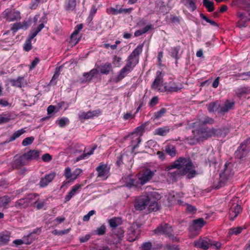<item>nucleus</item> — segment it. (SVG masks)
<instances>
[{
    "label": "nucleus",
    "mask_w": 250,
    "mask_h": 250,
    "mask_svg": "<svg viewBox=\"0 0 250 250\" xmlns=\"http://www.w3.org/2000/svg\"><path fill=\"white\" fill-rule=\"evenodd\" d=\"M25 132V130L23 128H21L19 129L16 131H15L12 135L6 141L7 143H9L10 142H12L16 140L17 138H19L21 135L23 134Z\"/></svg>",
    "instance_id": "nucleus-37"
},
{
    "label": "nucleus",
    "mask_w": 250,
    "mask_h": 250,
    "mask_svg": "<svg viewBox=\"0 0 250 250\" xmlns=\"http://www.w3.org/2000/svg\"><path fill=\"white\" fill-rule=\"evenodd\" d=\"M144 129L145 126L144 125L138 126L134 131L126 136V140L130 142V146H131L132 150L137 147L141 142V137L143 134Z\"/></svg>",
    "instance_id": "nucleus-4"
},
{
    "label": "nucleus",
    "mask_w": 250,
    "mask_h": 250,
    "mask_svg": "<svg viewBox=\"0 0 250 250\" xmlns=\"http://www.w3.org/2000/svg\"><path fill=\"white\" fill-rule=\"evenodd\" d=\"M96 146H94L91 149V150L89 151L83 153L82 155H80L79 157L77 158L76 161H78L88 157V156H89L90 155L93 153L94 151L96 149Z\"/></svg>",
    "instance_id": "nucleus-47"
},
{
    "label": "nucleus",
    "mask_w": 250,
    "mask_h": 250,
    "mask_svg": "<svg viewBox=\"0 0 250 250\" xmlns=\"http://www.w3.org/2000/svg\"><path fill=\"white\" fill-rule=\"evenodd\" d=\"M180 46L172 47L170 49V55L172 58L176 59V63H177V60L180 58L179 56V52L180 51Z\"/></svg>",
    "instance_id": "nucleus-40"
},
{
    "label": "nucleus",
    "mask_w": 250,
    "mask_h": 250,
    "mask_svg": "<svg viewBox=\"0 0 250 250\" xmlns=\"http://www.w3.org/2000/svg\"><path fill=\"white\" fill-rule=\"evenodd\" d=\"M164 84V79L162 73L160 71H157L156 73L154 80L151 84V88L152 90H157L159 92H162V87Z\"/></svg>",
    "instance_id": "nucleus-12"
},
{
    "label": "nucleus",
    "mask_w": 250,
    "mask_h": 250,
    "mask_svg": "<svg viewBox=\"0 0 250 250\" xmlns=\"http://www.w3.org/2000/svg\"><path fill=\"white\" fill-rule=\"evenodd\" d=\"M23 239L24 241L28 242L29 243H25L26 245H30L31 244L35 239V238L33 237L32 233H29L27 236H25L23 237Z\"/></svg>",
    "instance_id": "nucleus-57"
},
{
    "label": "nucleus",
    "mask_w": 250,
    "mask_h": 250,
    "mask_svg": "<svg viewBox=\"0 0 250 250\" xmlns=\"http://www.w3.org/2000/svg\"><path fill=\"white\" fill-rule=\"evenodd\" d=\"M97 11V8L95 5H93L90 9L88 18L92 20Z\"/></svg>",
    "instance_id": "nucleus-61"
},
{
    "label": "nucleus",
    "mask_w": 250,
    "mask_h": 250,
    "mask_svg": "<svg viewBox=\"0 0 250 250\" xmlns=\"http://www.w3.org/2000/svg\"><path fill=\"white\" fill-rule=\"evenodd\" d=\"M125 66L122 68L121 69L120 74L116 76L115 78H112L110 80V82H113L114 83H118L122 79H123L125 77Z\"/></svg>",
    "instance_id": "nucleus-39"
},
{
    "label": "nucleus",
    "mask_w": 250,
    "mask_h": 250,
    "mask_svg": "<svg viewBox=\"0 0 250 250\" xmlns=\"http://www.w3.org/2000/svg\"><path fill=\"white\" fill-rule=\"evenodd\" d=\"M194 167L189 158L180 157L176 160L173 164L166 167L167 171L173 168H177L172 172H169L170 177L175 179L177 176L184 175L188 174V177L189 179L194 177L196 174Z\"/></svg>",
    "instance_id": "nucleus-1"
},
{
    "label": "nucleus",
    "mask_w": 250,
    "mask_h": 250,
    "mask_svg": "<svg viewBox=\"0 0 250 250\" xmlns=\"http://www.w3.org/2000/svg\"><path fill=\"white\" fill-rule=\"evenodd\" d=\"M152 28V25H151V24L147 25L145 27H144L143 28L136 31L135 33H134V36L135 37L140 36L143 35V34H145V33H146L150 29H151Z\"/></svg>",
    "instance_id": "nucleus-41"
},
{
    "label": "nucleus",
    "mask_w": 250,
    "mask_h": 250,
    "mask_svg": "<svg viewBox=\"0 0 250 250\" xmlns=\"http://www.w3.org/2000/svg\"><path fill=\"white\" fill-rule=\"evenodd\" d=\"M12 86L22 88L27 85V82L22 76H19L17 79H10L9 81Z\"/></svg>",
    "instance_id": "nucleus-20"
},
{
    "label": "nucleus",
    "mask_w": 250,
    "mask_h": 250,
    "mask_svg": "<svg viewBox=\"0 0 250 250\" xmlns=\"http://www.w3.org/2000/svg\"><path fill=\"white\" fill-rule=\"evenodd\" d=\"M77 175L74 172H72L70 175V178L68 181H64L61 187V189L63 188L64 187H67L69 183H73L76 179Z\"/></svg>",
    "instance_id": "nucleus-43"
},
{
    "label": "nucleus",
    "mask_w": 250,
    "mask_h": 250,
    "mask_svg": "<svg viewBox=\"0 0 250 250\" xmlns=\"http://www.w3.org/2000/svg\"><path fill=\"white\" fill-rule=\"evenodd\" d=\"M83 186V184H76L73 186L71 189L65 195L64 203H66L70 201L71 198L75 195L76 192L81 188Z\"/></svg>",
    "instance_id": "nucleus-23"
},
{
    "label": "nucleus",
    "mask_w": 250,
    "mask_h": 250,
    "mask_svg": "<svg viewBox=\"0 0 250 250\" xmlns=\"http://www.w3.org/2000/svg\"><path fill=\"white\" fill-rule=\"evenodd\" d=\"M124 232L125 231L123 228H120L114 231V234L119 239V240H121L124 236Z\"/></svg>",
    "instance_id": "nucleus-52"
},
{
    "label": "nucleus",
    "mask_w": 250,
    "mask_h": 250,
    "mask_svg": "<svg viewBox=\"0 0 250 250\" xmlns=\"http://www.w3.org/2000/svg\"><path fill=\"white\" fill-rule=\"evenodd\" d=\"M59 76L58 72L56 71L54 74L48 85H54L57 83V80Z\"/></svg>",
    "instance_id": "nucleus-58"
},
{
    "label": "nucleus",
    "mask_w": 250,
    "mask_h": 250,
    "mask_svg": "<svg viewBox=\"0 0 250 250\" xmlns=\"http://www.w3.org/2000/svg\"><path fill=\"white\" fill-rule=\"evenodd\" d=\"M245 15L246 14L244 13H240L239 14V17L240 18V20L238 23L239 26L240 27H245L246 22L250 20V19H248Z\"/></svg>",
    "instance_id": "nucleus-42"
},
{
    "label": "nucleus",
    "mask_w": 250,
    "mask_h": 250,
    "mask_svg": "<svg viewBox=\"0 0 250 250\" xmlns=\"http://www.w3.org/2000/svg\"><path fill=\"white\" fill-rule=\"evenodd\" d=\"M125 152L122 151L121 153L117 154L116 156V165L118 167H120L124 164L123 158Z\"/></svg>",
    "instance_id": "nucleus-45"
},
{
    "label": "nucleus",
    "mask_w": 250,
    "mask_h": 250,
    "mask_svg": "<svg viewBox=\"0 0 250 250\" xmlns=\"http://www.w3.org/2000/svg\"><path fill=\"white\" fill-rule=\"evenodd\" d=\"M229 164H225L224 170L220 174V178L217 185H214L215 189H219L224 186L230 180L233 175V172L230 168L228 167Z\"/></svg>",
    "instance_id": "nucleus-7"
},
{
    "label": "nucleus",
    "mask_w": 250,
    "mask_h": 250,
    "mask_svg": "<svg viewBox=\"0 0 250 250\" xmlns=\"http://www.w3.org/2000/svg\"><path fill=\"white\" fill-rule=\"evenodd\" d=\"M56 174L54 172H51L49 174L45 175L44 177H41L39 185L40 188L46 187L55 178Z\"/></svg>",
    "instance_id": "nucleus-17"
},
{
    "label": "nucleus",
    "mask_w": 250,
    "mask_h": 250,
    "mask_svg": "<svg viewBox=\"0 0 250 250\" xmlns=\"http://www.w3.org/2000/svg\"><path fill=\"white\" fill-rule=\"evenodd\" d=\"M208 110L209 112L211 113L215 111H217L219 110L220 104H218L217 101L211 102L209 104L207 105Z\"/></svg>",
    "instance_id": "nucleus-36"
},
{
    "label": "nucleus",
    "mask_w": 250,
    "mask_h": 250,
    "mask_svg": "<svg viewBox=\"0 0 250 250\" xmlns=\"http://www.w3.org/2000/svg\"><path fill=\"white\" fill-rule=\"evenodd\" d=\"M250 144V138H248L243 142L235 152V157L239 159L245 157L249 151V147L248 146Z\"/></svg>",
    "instance_id": "nucleus-9"
},
{
    "label": "nucleus",
    "mask_w": 250,
    "mask_h": 250,
    "mask_svg": "<svg viewBox=\"0 0 250 250\" xmlns=\"http://www.w3.org/2000/svg\"><path fill=\"white\" fill-rule=\"evenodd\" d=\"M96 169L98 172V176L100 177H105L109 172V168L106 165L101 164L96 167Z\"/></svg>",
    "instance_id": "nucleus-27"
},
{
    "label": "nucleus",
    "mask_w": 250,
    "mask_h": 250,
    "mask_svg": "<svg viewBox=\"0 0 250 250\" xmlns=\"http://www.w3.org/2000/svg\"><path fill=\"white\" fill-rule=\"evenodd\" d=\"M169 131V128L167 126L159 127L155 130L154 134L160 136H165Z\"/></svg>",
    "instance_id": "nucleus-38"
},
{
    "label": "nucleus",
    "mask_w": 250,
    "mask_h": 250,
    "mask_svg": "<svg viewBox=\"0 0 250 250\" xmlns=\"http://www.w3.org/2000/svg\"><path fill=\"white\" fill-rule=\"evenodd\" d=\"M36 196H38V195L36 194L28 195L25 198H21L17 200L15 202V207L17 209L25 208L28 207L32 199L35 198Z\"/></svg>",
    "instance_id": "nucleus-13"
},
{
    "label": "nucleus",
    "mask_w": 250,
    "mask_h": 250,
    "mask_svg": "<svg viewBox=\"0 0 250 250\" xmlns=\"http://www.w3.org/2000/svg\"><path fill=\"white\" fill-rule=\"evenodd\" d=\"M167 109L165 108H162L159 111L156 112L154 114V119L158 120L166 113Z\"/></svg>",
    "instance_id": "nucleus-51"
},
{
    "label": "nucleus",
    "mask_w": 250,
    "mask_h": 250,
    "mask_svg": "<svg viewBox=\"0 0 250 250\" xmlns=\"http://www.w3.org/2000/svg\"><path fill=\"white\" fill-rule=\"evenodd\" d=\"M34 140V137L33 136L26 137L24 139L22 142L23 146H27L32 144Z\"/></svg>",
    "instance_id": "nucleus-53"
},
{
    "label": "nucleus",
    "mask_w": 250,
    "mask_h": 250,
    "mask_svg": "<svg viewBox=\"0 0 250 250\" xmlns=\"http://www.w3.org/2000/svg\"><path fill=\"white\" fill-rule=\"evenodd\" d=\"M71 173V170L69 167L65 168L63 175L66 178V181H68L70 179Z\"/></svg>",
    "instance_id": "nucleus-64"
},
{
    "label": "nucleus",
    "mask_w": 250,
    "mask_h": 250,
    "mask_svg": "<svg viewBox=\"0 0 250 250\" xmlns=\"http://www.w3.org/2000/svg\"><path fill=\"white\" fill-rule=\"evenodd\" d=\"M155 233L157 234H165L168 237L173 236V229L168 224H161L155 229Z\"/></svg>",
    "instance_id": "nucleus-14"
},
{
    "label": "nucleus",
    "mask_w": 250,
    "mask_h": 250,
    "mask_svg": "<svg viewBox=\"0 0 250 250\" xmlns=\"http://www.w3.org/2000/svg\"><path fill=\"white\" fill-rule=\"evenodd\" d=\"M10 236L11 233L8 231H2L0 232V244H7L10 240Z\"/></svg>",
    "instance_id": "nucleus-30"
},
{
    "label": "nucleus",
    "mask_w": 250,
    "mask_h": 250,
    "mask_svg": "<svg viewBox=\"0 0 250 250\" xmlns=\"http://www.w3.org/2000/svg\"><path fill=\"white\" fill-rule=\"evenodd\" d=\"M196 1L197 0H182V3L190 11L193 12L196 9Z\"/></svg>",
    "instance_id": "nucleus-32"
},
{
    "label": "nucleus",
    "mask_w": 250,
    "mask_h": 250,
    "mask_svg": "<svg viewBox=\"0 0 250 250\" xmlns=\"http://www.w3.org/2000/svg\"><path fill=\"white\" fill-rule=\"evenodd\" d=\"M139 230L138 229L137 225L133 224L127 230V240L129 242L135 241L138 237L139 234Z\"/></svg>",
    "instance_id": "nucleus-19"
},
{
    "label": "nucleus",
    "mask_w": 250,
    "mask_h": 250,
    "mask_svg": "<svg viewBox=\"0 0 250 250\" xmlns=\"http://www.w3.org/2000/svg\"><path fill=\"white\" fill-rule=\"evenodd\" d=\"M206 221H204L202 218L194 220L192 224L189 227V230L190 231H199L201 228L205 225Z\"/></svg>",
    "instance_id": "nucleus-21"
},
{
    "label": "nucleus",
    "mask_w": 250,
    "mask_h": 250,
    "mask_svg": "<svg viewBox=\"0 0 250 250\" xmlns=\"http://www.w3.org/2000/svg\"><path fill=\"white\" fill-rule=\"evenodd\" d=\"M26 161L37 160L40 156V152L37 150H30L23 154Z\"/></svg>",
    "instance_id": "nucleus-25"
},
{
    "label": "nucleus",
    "mask_w": 250,
    "mask_h": 250,
    "mask_svg": "<svg viewBox=\"0 0 250 250\" xmlns=\"http://www.w3.org/2000/svg\"><path fill=\"white\" fill-rule=\"evenodd\" d=\"M106 12L108 14L117 15L125 12V8H124V5H116L115 7L107 8Z\"/></svg>",
    "instance_id": "nucleus-26"
},
{
    "label": "nucleus",
    "mask_w": 250,
    "mask_h": 250,
    "mask_svg": "<svg viewBox=\"0 0 250 250\" xmlns=\"http://www.w3.org/2000/svg\"><path fill=\"white\" fill-rule=\"evenodd\" d=\"M221 244L218 241H214L208 237L200 238L194 242V246L197 249L208 250L210 247L217 249L221 247Z\"/></svg>",
    "instance_id": "nucleus-6"
},
{
    "label": "nucleus",
    "mask_w": 250,
    "mask_h": 250,
    "mask_svg": "<svg viewBox=\"0 0 250 250\" xmlns=\"http://www.w3.org/2000/svg\"><path fill=\"white\" fill-rule=\"evenodd\" d=\"M194 129L192 130L194 139L198 142L203 141L212 136H218L221 130L212 128L209 129L206 126H196L193 124Z\"/></svg>",
    "instance_id": "nucleus-2"
},
{
    "label": "nucleus",
    "mask_w": 250,
    "mask_h": 250,
    "mask_svg": "<svg viewBox=\"0 0 250 250\" xmlns=\"http://www.w3.org/2000/svg\"><path fill=\"white\" fill-rule=\"evenodd\" d=\"M214 123V120L213 118L208 116H205L201 118L198 121L193 123L196 126H206V125H212Z\"/></svg>",
    "instance_id": "nucleus-24"
},
{
    "label": "nucleus",
    "mask_w": 250,
    "mask_h": 250,
    "mask_svg": "<svg viewBox=\"0 0 250 250\" xmlns=\"http://www.w3.org/2000/svg\"><path fill=\"white\" fill-rule=\"evenodd\" d=\"M241 4V6L250 15V0H242Z\"/></svg>",
    "instance_id": "nucleus-50"
},
{
    "label": "nucleus",
    "mask_w": 250,
    "mask_h": 250,
    "mask_svg": "<svg viewBox=\"0 0 250 250\" xmlns=\"http://www.w3.org/2000/svg\"><path fill=\"white\" fill-rule=\"evenodd\" d=\"M76 6V0H65L64 6L66 11H72Z\"/></svg>",
    "instance_id": "nucleus-34"
},
{
    "label": "nucleus",
    "mask_w": 250,
    "mask_h": 250,
    "mask_svg": "<svg viewBox=\"0 0 250 250\" xmlns=\"http://www.w3.org/2000/svg\"><path fill=\"white\" fill-rule=\"evenodd\" d=\"M153 197L156 199H160L161 195L157 192L153 191L139 197L135 203V208L140 210L145 209L148 205L149 200H152Z\"/></svg>",
    "instance_id": "nucleus-3"
},
{
    "label": "nucleus",
    "mask_w": 250,
    "mask_h": 250,
    "mask_svg": "<svg viewBox=\"0 0 250 250\" xmlns=\"http://www.w3.org/2000/svg\"><path fill=\"white\" fill-rule=\"evenodd\" d=\"M159 200L153 197L152 200H149L148 205L149 211H156L159 209L160 206L157 202Z\"/></svg>",
    "instance_id": "nucleus-31"
},
{
    "label": "nucleus",
    "mask_w": 250,
    "mask_h": 250,
    "mask_svg": "<svg viewBox=\"0 0 250 250\" xmlns=\"http://www.w3.org/2000/svg\"><path fill=\"white\" fill-rule=\"evenodd\" d=\"M163 246L161 244H159L156 248H153L151 242H147L144 243L141 246V250H155L156 249H161Z\"/></svg>",
    "instance_id": "nucleus-33"
},
{
    "label": "nucleus",
    "mask_w": 250,
    "mask_h": 250,
    "mask_svg": "<svg viewBox=\"0 0 250 250\" xmlns=\"http://www.w3.org/2000/svg\"><path fill=\"white\" fill-rule=\"evenodd\" d=\"M101 114V111L98 109L93 111H88L87 112H83L79 116L80 120H87L93 117H98Z\"/></svg>",
    "instance_id": "nucleus-22"
},
{
    "label": "nucleus",
    "mask_w": 250,
    "mask_h": 250,
    "mask_svg": "<svg viewBox=\"0 0 250 250\" xmlns=\"http://www.w3.org/2000/svg\"><path fill=\"white\" fill-rule=\"evenodd\" d=\"M3 18L8 21H18L21 20V13L15 9L7 8L3 12Z\"/></svg>",
    "instance_id": "nucleus-10"
},
{
    "label": "nucleus",
    "mask_w": 250,
    "mask_h": 250,
    "mask_svg": "<svg viewBox=\"0 0 250 250\" xmlns=\"http://www.w3.org/2000/svg\"><path fill=\"white\" fill-rule=\"evenodd\" d=\"M79 32H80V31H79L78 30H77L75 28L74 31L72 32V33L71 35V36H70L71 41L72 42L73 41L75 42V44L78 43L81 40V37L79 38L78 39H77L76 37L77 35L79 33Z\"/></svg>",
    "instance_id": "nucleus-49"
},
{
    "label": "nucleus",
    "mask_w": 250,
    "mask_h": 250,
    "mask_svg": "<svg viewBox=\"0 0 250 250\" xmlns=\"http://www.w3.org/2000/svg\"><path fill=\"white\" fill-rule=\"evenodd\" d=\"M183 88V83L174 80H171L164 86L165 90L169 92H177Z\"/></svg>",
    "instance_id": "nucleus-15"
},
{
    "label": "nucleus",
    "mask_w": 250,
    "mask_h": 250,
    "mask_svg": "<svg viewBox=\"0 0 250 250\" xmlns=\"http://www.w3.org/2000/svg\"><path fill=\"white\" fill-rule=\"evenodd\" d=\"M164 250H179V248L175 245L167 244L164 247Z\"/></svg>",
    "instance_id": "nucleus-62"
},
{
    "label": "nucleus",
    "mask_w": 250,
    "mask_h": 250,
    "mask_svg": "<svg viewBox=\"0 0 250 250\" xmlns=\"http://www.w3.org/2000/svg\"><path fill=\"white\" fill-rule=\"evenodd\" d=\"M204 5L208 9V12H212L214 10V3L211 1L205 2Z\"/></svg>",
    "instance_id": "nucleus-59"
},
{
    "label": "nucleus",
    "mask_w": 250,
    "mask_h": 250,
    "mask_svg": "<svg viewBox=\"0 0 250 250\" xmlns=\"http://www.w3.org/2000/svg\"><path fill=\"white\" fill-rule=\"evenodd\" d=\"M105 232V226L104 225H102L100 227L98 228L96 230H95L93 233L95 235L101 236L104 235Z\"/></svg>",
    "instance_id": "nucleus-44"
},
{
    "label": "nucleus",
    "mask_w": 250,
    "mask_h": 250,
    "mask_svg": "<svg viewBox=\"0 0 250 250\" xmlns=\"http://www.w3.org/2000/svg\"><path fill=\"white\" fill-rule=\"evenodd\" d=\"M166 152L171 157L175 156L176 154L175 147L172 145L167 146L166 147Z\"/></svg>",
    "instance_id": "nucleus-46"
},
{
    "label": "nucleus",
    "mask_w": 250,
    "mask_h": 250,
    "mask_svg": "<svg viewBox=\"0 0 250 250\" xmlns=\"http://www.w3.org/2000/svg\"><path fill=\"white\" fill-rule=\"evenodd\" d=\"M144 44H139L129 56L126 63V73L132 70L138 63L139 56L142 52Z\"/></svg>",
    "instance_id": "nucleus-5"
},
{
    "label": "nucleus",
    "mask_w": 250,
    "mask_h": 250,
    "mask_svg": "<svg viewBox=\"0 0 250 250\" xmlns=\"http://www.w3.org/2000/svg\"><path fill=\"white\" fill-rule=\"evenodd\" d=\"M22 27V26L21 23H14L11 28V30L13 31V33H16L18 31V30L21 29Z\"/></svg>",
    "instance_id": "nucleus-63"
},
{
    "label": "nucleus",
    "mask_w": 250,
    "mask_h": 250,
    "mask_svg": "<svg viewBox=\"0 0 250 250\" xmlns=\"http://www.w3.org/2000/svg\"><path fill=\"white\" fill-rule=\"evenodd\" d=\"M236 199H232L229 202V217L232 221H233L242 210L240 205L236 202Z\"/></svg>",
    "instance_id": "nucleus-8"
},
{
    "label": "nucleus",
    "mask_w": 250,
    "mask_h": 250,
    "mask_svg": "<svg viewBox=\"0 0 250 250\" xmlns=\"http://www.w3.org/2000/svg\"><path fill=\"white\" fill-rule=\"evenodd\" d=\"M234 106L235 103L233 100H227L222 105H220L218 113L224 114L229 110H233L234 108Z\"/></svg>",
    "instance_id": "nucleus-18"
},
{
    "label": "nucleus",
    "mask_w": 250,
    "mask_h": 250,
    "mask_svg": "<svg viewBox=\"0 0 250 250\" xmlns=\"http://www.w3.org/2000/svg\"><path fill=\"white\" fill-rule=\"evenodd\" d=\"M101 74L107 75L112 71V66L110 63L105 62L102 63L98 67Z\"/></svg>",
    "instance_id": "nucleus-28"
},
{
    "label": "nucleus",
    "mask_w": 250,
    "mask_h": 250,
    "mask_svg": "<svg viewBox=\"0 0 250 250\" xmlns=\"http://www.w3.org/2000/svg\"><path fill=\"white\" fill-rule=\"evenodd\" d=\"M98 73V70L96 68L91 69L89 72L84 73L83 75V76L86 75H90L89 80H91Z\"/></svg>",
    "instance_id": "nucleus-55"
},
{
    "label": "nucleus",
    "mask_w": 250,
    "mask_h": 250,
    "mask_svg": "<svg viewBox=\"0 0 250 250\" xmlns=\"http://www.w3.org/2000/svg\"><path fill=\"white\" fill-rule=\"evenodd\" d=\"M200 16L202 19L204 20L207 22L210 23L211 25H212L213 26H216V27L218 26V24L216 22H215V21H211V20L208 19L207 16H206L203 13H201L200 14Z\"/></svg>",
    "instance_id": "nucleus-54"
},
{
    "label": "nucleus",
    "mask_w": 250,
    "mask_h": 250,
    "mask_svg": "<svg viewBox=\"0 0 250 250\" xmlns=\"http://www.w3.org/2000/svg\"><path fill=\"white\" fill-rule=\"evenodd\" d=\"M69 120L67 118L63 117L56 121V124L60 127H64L66 124H68Z\"/></svg>",
    "instance_id": "nucleus-48"
},
{
    "label": "nucleus",
    "mask_w": 250,
    "mask_h": 250,
    "mask_svg": "<svg viewBox=\"0 0 250 250\" xmlns=\"http://www.w3.org/2000/svg\"><path fill=\"white\" fill-rule=\"evenodd\" d=\"M27 164V161L23 154L20 156H15L11 163L12 169H20Z\"/></svg>",
    "instance_id": "nucleus-16"
},
{
    "label": "nucleus",
    "mask_w": 250,
    "mask_h": 250,
    "mask_svg": "<svg viewBox=\"0 0 250 250\" xmlns=\"http://www.w3.org/2000/svg\"><path fill=\"white\" fill-rule=\"evenodd\" d=\"M108 223L111 230H114L118 226L123 223V220L120 217H113L108 220Z\"/></svg>",
    "instance_id": "nucleus-29"
},
{
    "label": "nucleus",
    "mask_w": 250,
    "mask_h": 250,
    "mask_svg": "<svg viewBox=\"0 0 250 250\" xmlns=\"http://www.w3.org/2000/svg\"><path fill=\"white\" fill-rule=\"evenodd\" d=\"M47 21V17L46 15H44L40 20L39 22H41V23L37 27H34L33 29L35 31H36L37 33H39L42 29L44 28V23H46Z\"/></svg>",
    "instance_id": "nucleus-35"
},
{
    "label": "nucleus",
    "mask_w": 250,
    "mask_h": 250,
    "mask_svg": "<svg viewBox=\"0 0 250 250\" xmlns=\"http://www.w3.org/2000/svg\"><path fill=\"white\" fill-rule=\"evenodd\" d=\"M242 228L241 227L234 228L230 229L229 231V233L230 234L237 235L241 232Z\"/></svg>",
    "instance_id": "nucleus-60"
},
{
    "label": "nucleus",
    "mask_w": 250,
    "mask_h": 250,
    "mask_svg": "<svg viewBox=\"0 0 250 250\" xmlns=\"http://www.w3.org/2000/svg\"><path fill=\"white\" fill-rule=\"evenodd\" d=\"M32 48V46L31 44V41L27 39L26 40L24 45H23V49L25 51L28 52Z\"/></svg>",
    "instance_id": "nucleus-56"
},
{
    "label": "nucleus",
    "mask_w": 250,
    "mask_h": 250,
    "mask_svg": "<svg viewBox=\"0 0 250 250\" xmlns=\"http://www.w3.org/2000/svg\"><path fill=\"white\" fill-rule=\"evenodd\" d=\"M156 170H151L149 168L142 170L138 175L141 185H144L152 179Z\"/></svg>",
    "instance_id": "nucleus-11"
}]
</instances>
